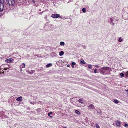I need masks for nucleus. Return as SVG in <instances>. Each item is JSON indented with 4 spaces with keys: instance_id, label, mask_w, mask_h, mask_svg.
Listing matches in <instances>:
<instances>
[{
    "instance_id": "f257e3e1",
    "label": "nucleus",
    "mask_w": 128,
    "mask_h": 128,
    "mask_svg": "<svg viewBox=\"0 0 128 128\" xmlns=\"http://www.w3.org/2000/svg\"><path fill=\"white\" fill-rule=\"evenodd\" d=\"M110 68L107 67L102 68L100 70V72L102 74H109Z\"/></svg>"
},
{
    "instance_id": "f03ea898",
    "label": "nucleus",
    "mask_w": 128,
    "mask_h": 128,
    "mask_svg": "<svg viewBox=\"0 0 128 128\" xmlns=\"http://www.w3.org/2000/svg\"><path fill=\"white\" fill-rule=\"evenodd\" d=\"M110 22L111 24L112 23V25L114 26L115 24L118 23V21L116 17H114L110 18Z\"/></svg>"
},
{
    "instance_id": "7ed1b4c3",
    "label": "nucleus",
    "mask_w": 128,
    "mask_h": 128,
    "mask_svg": "<svg viewBox=\"0 0 128 128\" xmlns=\"http://www.w3.org/2000/svg\"><path fill=\"white\" fill-rule=\"evenodd\" d=\"M10 68V66L8 64H4L1 66L0 70H6L8 69H9Z\"/></svg>"
},
{
    "instance_id": "20e7f679",
    "label": "nucleus",
    "mask_w": 128,
    "mask_h": 128,
    "mask_svg": "<svg viewBox=\"0 0 128 128\" xmlns=\"http://www.w3.org/2000/svg\"><path fill=\"white\" fill-rule=\"evenodd\" d=\"M6 2L10 6H14L15 4V0H7Z\"/></svg>"
},
{
    "instance_id": "39448f33",
    "label": "nucleus",
    "mask_w": 128,
    "mask_h": 128,
    "mask_svg": "<svg viewBox=\"0 0 128 128\" xmlns=\"http://www.w3.org/2000/svg\"><path fill=\"white\" fill-rule=\"evenodd\" d=\"M14 61V59L12 58H10L8 59H6L5 60V62H6L9 63H13Z\"/></svg>"
},
{
    "instance_id": "423d86ee",
    "label": "nucleus",
    "mask_w": 128,
    "mask_h": 128,
    "mask_svg": "<svg viewBox=\"0 0 128 128\" xmlns=\"http://www.w3.org/2000/svg\"><path fill=\"white\" fill-rule=\"evenodd\" d=\"M4 9V4L2 2L0 3V12H2Z\"/></svg>"
},
{
    "instance_id": "0eeeda50",
    "label": "nucleus",
    "mask_w": 128,
    "mask_h": 128,
    "mask_svg": "<svg viewBox=\"0 0 128 128\" xmlns=\"http://www.w3.org/2000/svg\"><path fill=\"white\" fill-rule=\"evenodd\" d=\"M52 17L54 18H57L60 17V15L58 14H54L52 15Z\"/></svg>"
},
{
    "instance_id": "6e6552de",
    "label": "nucleus",
    "mask_w": 128,
    "mask_h": 128,
    "mask_svg": "<svg viewBox=\"0 0 128 128\" xmlns=\"http://www.w3.org/2000/svg\"><path fill=\"white\" fill-rule=\"evenodd\" d=\"M123 17L124 20H128V13H126L124 14Z\"/></svg>"
},
{
    "instance_id": "1a4fd4ad",
    "label": "nucleus",
    "mask_w": 128,
    "mask_h": 128,
    "mask_svg": "<svg viewBox=\"0 0 128 128\" xmlns=\"http://www.w3.org/2000/svg\"><path fill=\"white\" fill-rule=\"evenodd\" d=\"M88 108H89V109H93L94 108V106L92 104H90L88 106Z\"/></svg>"
},
{
    "instance_id": "9d476101",
    "label": "nucleus",
    "mask_w": 128,
    "mask_h": 128,
    "mask_svg": "<svg viewBox=\"0 0 128 128\" xmlns=\"http://www.w3.org/2000/svg\"><path fill=\"white\" fill-rule=\"evenodd\" d=\"M116 123L117 126H120L121 125L120 122L119 121H116Z\"/></svg>"
},
{
    "instance_id": "9b49d317",
    "label": "nucleus",
    "mask_w": 128,
    "mask_h": 128,
    "mask_svg": "<svg viewBox=\"0 0 128 128\" xmlns=\"http://www.w3.org/2000/svg\"><path fill=\"white\" fill-rule=\"evenodd\" d=\"M22 97H18L16 99V100L19 102H21L22 101Z\"/></svg>"
},
{
    "instance_id": "f8f14e48",
    "label": "nucleus",
    "mask_w": 128,
    "mask_h": 128,
    "mask_svg": "<svg viewBox=\"0 0 128 128\" xmlns=\"http://www.w3.org/2000/svg\"><path fill=\"white\" fill-rule=\"evenodd\" d=\"M26 65L24 63H23L22 65L20 66V67L21 68H25Z\"/></svg>"
},
{
    "instance_id": "ddd939ff",
    "label": "nucleus",
    "mask_w": 128,
    "mask_h": 128,
    "mask_svg": "<svg viewBox=\"0 0 128 128\" xmlns=\"http://www.w3.org/2000/svg\"><path fill=\"white\" fill-rule=\"evenodd\" d=\"M80 62L81 64H85L86 63V62L83 60H81Z\"/></svg>"
},
{
    "instance_id": "4468645a",
    "label": "nucleus",
    "mask_w": 128,
    "mask_h": 128,
    "mask_svg": "<svg viewBox=\"0 0 128 128\" xmlns=\"http://www.w3.org/2000/svg\"><path fill=\"white\" fill-rule=\"evenodd\" d=\"M76 64L75 62H72V68H74V66L76 65Z\"/></svg>"
},
{
    "instance_id": "2eb2a0df",
    "label": "nucleus",
    "mask_w": 128,
    "mask_h": 128,
    "mask_svg": "<svg viewBox=\"0 0 128 128\" xmlns=\"http://www.w3.org/2000/svg\"><path fill=\"white\" fill-rule=\"evenodd\" d=\"M75 112L78 115H80L81 114L80 112L77 110H76L75 111Z\"/></svg>"
},
{
    "instance_id": "dca6fc26",
    "label": "nucleus",
    "mask_w": 128,
    "mask_h": 128,
    "mask_svg": "<svg viewBox=\"0 0 128 128\" xmlns=\"http://www.w3.org/2000/svg\"><path fill=\"white\" fill-rule=\"evenodd\" d=\"M52 66V64H47L46 66V67L47 68H48L50 67V66Z\"/></svg>"
},
{
    "instance_id": "f3484780",
    "label": "nucleus",
    "mask_w": 128,
    "mask_h": 128,
    "mask_svg": "<svg viewBox=\"0 0 128 128\" xmlns=\"http://www.w3.org/2000/svg\"><path fill=\"white\" fill-rule=\"evenodd\" d=\"M64 54V52L63 51H61L59 54V55L60 56H62Z\"/></svg>"
},
{
    "instance_id": "a211bd4d",
    "label": "nucleus",
    "mask_w": 128,
    "mask_h": 128,
    "mask_svg": "<svg viewBox=\"0 0 128 128\" xmlns=\"http://www.w3.org/2000/svg\"><path fill=\"white\" fill-rule=\"evenodd\" d=\"M52 55H54L55 56H57V54L56 53V52H53L51 54Z\"/></svg>"
},
{
    "instance_id": "6ab92c4d",
    "label": "nucleus",
    "mask_w": 128,
    "mask_h": 128,
    "mask_svg": "<svg viewBox=\"0 0 128 128\" xmlns=\"http://www.w3.org/2000/svg\"><path fill=\"white\" fill-rule=\"evenodd\" d=\"M60 44L61 46H64L65 44L64 42H60Z\"/></svg>"
},
{
    "instance_id": "aec40b11",
    "label": "nucleus",
    "mask_w": 128,
    "mask_h": 128,
    "mask_svg": "<svg viewBox=\"0 0 128 128\" xmlns=\"http://www.w3.org/2000/svg\"><path fill=\"white\" fill-rule=\"evenodd\" d=\"M88 68L89 69H92V66L90 64H89L88 65Z\"/></svg>"
},
{
    "instance_id": "412c9836",
    "label": "nucleus",
    "mask_w": 128,
    "mask_h": 128,
    "mask_svg": "<svg viewBox=\"0 0 128 128\" xmlns=\"http://www.w3.org/2000/svg\"><path fill=\"white\" fill-rule=\"evenodd\" d=\"M82 11L83 13H85L86 12V9L85 8H84L82 9Z\"/></svg>"
},
{
    "instance_id": "4be33fe9",
    "label": "nucleus",
    "mask_w": 128,
    "mask_h": 128,
    "mask_svg": "<svg viewBox=\"0 0 128 128\" xmlns=\"http://www.w3.org/2000/svg\"><path fill=\"white\" fill-rule=\"evenodd\" d=\"M122 41V37H120L118 40V41L119 42H121Z\"/></svg>"
},
{
    "instance_id": "5701e85b",
    "label": "nucleus",
    "mask_w": 128,
    "mask_h": 128,
    "mask_svg": "<svg viewBox=\"0 0 128 128\" xmlns=\"http://www.w3.org/2000/svg\"><path fill=\"white\" fill-rule=\"evenodd\" d=\"M79 102H80V103L81 104H83V100L81 99H80L79 100Z\"/></svg>"
},
{
    "instance_id": "b1692460",
    "label": "nucleus",
    "mask_w": 128,
    "mask_h": 128,
    "mask_svg": "<svg viewBox=\"0 0 128 128\" xmlns=\"http://www.w3.org/2000/svg\"><path fill=\"white\" fill-rule=\"evenodd\" d=\"M52 114V112H50L48 114V116H50V117L52 118V116H50V114Z\"/></svg>"
},
{
    "instance_id": "393cba45",
    "label": "nucleus",
    "mask_w": 128,
    "mask_h": 128,
    "mask_svg": "<svg viewBox=\"0 0 128 128\" xmlns=\"http://www.w3.org/2000/svg\"><path fill=\"white\" fill-rule=\"evenodd\" d=\"M120 75L121 76V78H122L124 76V74L122 73H121L120 74Z\"/></svg>"
},
{
    "instance_id": "a878e982",
    "label": "nucleus",
    "mask_w": 128,
    "mask_h": 128,
    "mask_svg": "<svg viewBox=\"0 0 128 128\" xmlns=\"http://www.w3.org/2000/svg\"><path fill=\"white\" fill-rule=\"evenodd\" d=\"M114 102L116 104H118L119 102L117 100H114Z\"/></svg>"
},
{
    "instance_id": "bb28decb",
    "label": "nucleus",
    "mask_w": 128,
    "mask_h": 128,
    "mask_svg": "<svg viewBox=\"0 0 128 128\" xmlns=\"http://www.w3.org/2000/svg\"><path fill=\"white\" fill-rule=\"evenodd\" d=\"M98 72V70L97 69H95L94 70V73L95 74L98 73V72Z\"/></svg>"
},
{
    "instance_id": "cd10ccee",
    "label": "nucleus",
    "mask_w": 128,
    "mask_h": 128,
    "mask_svg": "<svg viewBox=\"0 0 128 128\" xmlns=\"http://www.w3.org/2000/svg\"><path fill=\"white\" fill-rule=\"evenodd\" d=\"M96 128H100L98 124H96Z\"/></svg>"
},
{
    "instance_id": "c85d7f7f",
    "label": "nucleus",
    "mask_w": 128,
    "mask_h": 128,
    "mask_svg": "<svg viewBox=\"0 0 128 128\" xmlns=\"http://www.w3.org/2000/svg\"><path fill=\"white\" fill-rule=\"evenodd\" d=\"M124 126L125 127H126L127 126H128V124H124Z\"/></svg>"
},
{
    "instance_id": "c756f323",
    "label": "nucleus",
    "mask_w": 128,
    "mask_h": 128,
    "mask_svg": "<svg viewBox=\"0 0 128 128\" xmlns=\"http://www.w3.org/2000/svg\"><path fill=\"white\" fill-rule=\"evenodd\" d=\"M126 75L127 76H128V71L126 72Z\"/></svg>"
},
{
    "instance_id": "7c9ffc66",
    "label": "nucleus",
    "mask_w": 128,
    "mask_h": 128,
    "mask_svg": "<svg viewBox=\"0 0 128 128\" xmlns=\"http://www.w3.org/2000/svg\"><path fill=\"white\" fill-rule=\"evenodd\" d=\"M95 66L96 68H98L99 67L98 65H95Z\"/></svg>"
},
{
    "instance_id": "2f4dec72",
    "label": "nucleus",
    "mask_w": 128,
    "mask_h": 128,
    "mask_svg": "<svg viewBox=\"0 0 128 128\" xmlns=\"http://www.w3.org/2000/svg\"><path fill=\"white\" fill-rule=\"evenodd\" d=\"M30 104H34V103H32V102H30Z\"/></svg>"
},
{
    "instance_id": "473e14b6",
    "label": "nucleus",
    "mask_w": 128,
    "mask_h": 128,
    "mask_svg": "<svg viewBox=\"0 0 128 128\" xmlns=\"http://www.w3.org/2000/svg\"><path fill=\"white\" fill-rule=\"evenodd\" d=\"M4 0H0L1 2H2V1L4 2Z\"/></svg>"
},
{
    "instance_id": "72a5a7b5",
    "label": "nucleus",
    "mask_w": 128,
    "mask_h": 128,
    "mask_svg": "<svg viewBox=\"0 0 128 128\" xmlns=\"http://www.w3.org/2000/svg\"><path fill=\"white\" fill-rule=\"evenodd\" d=\"M126 91L127 92V94H128V90H126Z\"/></svg>"
},
{
    "instance_id": "f704fd0d",
    "label": "nucleus",
    "mask_w": 128,
    "mask_h": 128,
    "mask_svg": "<svg viewBox=\"0 0 128 128\" xmlns=\"http://www.w3.org/2000/svg\"><path fill=\"white\" fill-rule=\"evenodd\" d=\"M67 66L68 67H70V65H67Z\"/></svg>"
},
{
    "instance_id": "c9c22d12",
    "label": "nucleus",
    "mask_w": 128,
    "mask_h": 128,
    "mask_svg": "<svg viewBox=\"0 0 128 128\" xmlns=\"http://www.w3.org/2000/svg\"><path fill=\"white\" fill-rule=\"evenodd\" d=\"M2 74V72H0V74Z\"/></svg>"
},
{
    "instance_id": "e433bc0d",
    "label": "nucleus",
    "mask_w": 128,
    "mask_h": 128,
    "mask_svg": "<svg viewBox=\"0 0 128 128\" xmlns=\"http://www.w3.org/2000/svg\"><path fill=\"white\" fill-rule=\"evenodd\" d=\"M32 74H33V72H32Z\"/></svg>"
},
{
    "instance_id": "4c0bfd02",
    "label": "nucleus",
    "mask_w": 128,
    "mask_h": 128,
    "mask_svg": "<svg viewBox=\"0 0 128 128\" xmlns=\"http://www.w3.org/2000/svg\"><path fill=\"white\" fill-rule=\"evenodd\" d=\"M2 73L3 74H4V72H3Z\"/></svg>"
},
{
    "instance_id": "58836bf2",
    "label": "nucleus",
    "mask_w": 128,
    "mask_h": 128,
    "mask_svg": "<svg viewBox=\"0 0 128 128\" xmlns=\"http://www.w3.org/2000/svg\"><path fill=\"white\" fill-rule=\"evenodd\" d=\"M64 128H66V127H64Z\"/></svg>"
},
{
    "instance_id": "ea45409f",
    "label": "nucleus",
    "mask_w": 128,
    "mask_h": 128,
    "mask_svg": "<svg viewBox=\"0 0 128 128\" xmlns=\"http://www.w3.org/2000/svg\"><path fill=\"white\" fill-rule=\"evenodd\" d=\"M1 2L0 1V3H1Z\"/></svg>"
},
{
    "instance_id": "a19ab883",
    "label": "nucleus",
    "mask_w": 128,
    "mask_h": 128,
    "mask_svg": "<svg viewBox=\"0 0 128 128\" xmlns=\"http://www.w3.org/2000/svg\"><path fill=\"white\" fill-rule=\"evenodd\" d=\"M22 70H21V71H22Z\"/></svg>"
}]
</instances>
